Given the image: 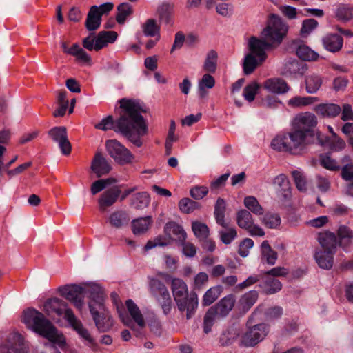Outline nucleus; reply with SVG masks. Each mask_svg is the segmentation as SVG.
Instances as JSON below:
<instances>
[{"label": "nucleus", "mask_w": 353, "mask_h": 353, "mask_svg": "<svg viewBox=\"0 0 353 353\" xmlns=\"http://www.w3.org/2000/svg\"><path fill=\"white\" fill-rule=\"evenodd\" d=\"M119 103L123 112L115 122L112 116H108L94 127L103 131L114 129L121 132L137 147H141L143 143L141 137L147 134L148 132L147 122L141 114L145 110L141 103L135 100L122 99Z\"/></svg>", "instance_id": "obj_1"}, {"label": "nucleus", "mask_w": 353, "mask_h": 353, "mask_svg": "<svg viewBox=\"0 0 353 353\" xmlns=\"http://www.w3.org/2000/svg\"><path fill=\"white\" fill-rule=\"evenodd\" d=\"M23 321L32 330L61 348L65 345V336L41 312L34 309H28L23 312Z\"/></svg>", "instance_id": "obj_2"}, {"label": "nucleus", "mask_w": 353, "mask_h": 353, "mask_svg": "<svg viewBox=\"0 0 353 353\" xmlns=\"http://www.w3.org/2000/svg\"><path fill=\"white\" fill-rule=\"evenodd\" d=\"M90 301V312L98 330L101 332L109 330L113 325L112 317L105 309L104 292L101 285L92 283L89 288Z\"/></svg>", "instance_id": "obj_3"}, {"label": "nucleus", "mask_w": 353, "mask_h": 353, "mask_svg": "<svg viewBox=\"0 0 353 353\" xmlns=\"http://www.w3.org/2000/svg\"><path fill=\"white\" fill-rule=\"evenodd\" d=\"M312 137L301 130L292 128L288 133L277 136L273 139L271 146L278 151L289 152L293 154H301L305 150Z\"/></svg>", "instance_id": "obj_4"}, {"label": "nucleus", "mask_w": 353, "mask_h": 353, "mask_svg": "<svg viewBox=\"0 0 353 353\" xmlns=\"http://www.w3.org/2000/svg\"><path fill=\"white\" fill-rule=\"evenodd\" d=\"M272 44L265 39L251 37L248 41V52L243 61V69L245 74H252L255 69L263 64L267 59L266 51Z\"/></svg>", "instance_id": "obj_5"}, {"label": "nucleus", "mask_w": 353, "mask_h": 353, "mask_svg": "<svg viewBox=\"0 0 353 353\" xmlns=\"http://www.w3.org/2000/svg\"><path fill=\"white\" fill-rule=\"evenodd\" d=\"M171 288L178 309L181 312L186 311V319H191L198 307L196 294L189 295L186 283L179 278L172 279Z\"/></svg>", "instance_id": "obj_6"}, {"label": "nucleus", "mask_w": 353, "mask_h": 353, "mask_svg": "<svg viewBox=\"0 0 353 353\" xmlns=\"http://www.w3.org/2000/svg\"><path fill=\"white\" fill-rule=\"evenodd\" d=\"M322 249L316 250L314 258L321 268L330 270L333 266V256L338 244L335 234L330 232L321 233L318 238Z\"/></svg>", "instance_id": "obj_7"}, {"label": "nucleus", "mask_w": 353, "mask_h": 353, "mask_svg": "<svg viewBox=\"0 0 353 353\" xmlns=\"http://www.w3.org/2000/svg\"><path fill=\"white\" fill-rule=\"evenodd\" d=\"M288 30V25L281 17L276 14H271L266 28L261 32V36L272 45L276 43L279 44Z\"/></svg>", "instance_id": "obj_8"}, {"label": "nucleus", "mask_w": 353, "mask_h": 353, "mask_svg": "<svg viewBox=\"0 0 353 353\" xmlns=\"http://www.w3.org/2000/svg\"><path fill=\"white\" fill-rule=\"evenodd\" d=\"M148 287L150 293L159 303L163 313L169 314L172 308V299L165 284L157 278L150 277Z\"/></svg>", "instance_id": "obj_9"}, {"label": "nucleus", "mask_w": 353, "mask_h": 353, "mask_svg": "<svg viewBox=\"0 0 353 353\" xmlns=\"http://www.w3.org/2000/svg\"><path fill=\"white\" fill-rule=\"evenodd\" d=\"M268 331V326L264 323L248 327L240 336V345L254 347L264 339Z\"/></svg>", "instance_id": "obj_10"}, {"label": "nucleus", "mask_w": 353, "mask_h": 353, "mask_svg": "<svg viewBox=\"0 0 353 353\" xmlns=\"http://www.w3.org/2000/svg\"><path fill=\"white\" fill-rule=\"evenodd\" d=\"M105 148L108 154L119 164L125 165L133 161V154L116 139L108 140Z\"/></svg>", "instance_id": "obj_11"}, {"label": "nucleus", "mask_w": 353, "mask_h": 353, "mask_svg": "<svg viewBox=\"0 0 353 353\" xmlns=\"http://www.w3.org/2000/svg\"><path fill=\"white\" fill-rule=\"evenodd\" d=\"M92 284L88 285L85 288H82L79 285H67L60 290L61 294L67 300L70 301L79 310H81L83 305V294L88 293L90 298V293L89 288Z\"/></svg>", "instance_id": "obj_12"}, {"label": "nucleus", "mask_w": 353, "mask_h": 353, "mask_svg": "<svg viewBox=\"0 0 353 353\" xmlns=\"http://www.w3.org/2000/svg\"><path fill=\"white\" fill-rule=\"evenodd\" d=\"M316 124L317 119L315 115L306 112L296 115L292 121V128L314 137L313 128Z\"/></svg>", "instance_id": "obj_13"}, {"label": "nucleus", "mask_w": 353, "mask_h": 353, "mask_svg": "<svg viewBox=\"0 0 353 353\" xmlns=\"http://www.w3.org/2000/svg\"><path fill=\"white\" fill-rule=\"evenodd\" d=\"M29 345L18 333L10 334L7 343L0 347V353H28Z\"/></svg>", "instance_id": "obj_14"}, {"label": "nucleus", "mask_w": 353, "mask_h": 353, "mask_svg": "<svg viewBox=\"0 0 353 353\" xmlns=\"http://www.w3.org/2000/svg\"><path fill=\"white\" fill-rule=\"evenodd\" d=\"M43 310L49 315L56 314L58 316H64L65 319L69 322V318L67 314L73 312L72 310L68 307L65 302L57 298H53L48 300L43 305Z\"/></svg>", "instance_id": "obj_15"}, {"label": "nucleus", "mask_w": 353, "mask_h": 353, "mask_svg": "<svg viewBox=\"0 0 353 353\" xmlns=\"http://www.w3.org/2000/svg\"><path fill=\"white\" fill-rule=\"evenodd\" d=\"M67 316L69 318V324L77 332L79 336L83 341L85 345L91 348H94L97 345V343L89 331L83 327L81 322L77 319L73 312H69Z\"/></svg>", "instance_id": "obj_16"}, {"label": "nucleus", "mask_w": 353, "mask_h": 353, "mask_svg": "<svg viewBox=\"0 0 353 353\" xmlns=\"http://www.w3.org/2000/svg\"><path fill=\"white\" fill-rule=\"evenodd\" d=\"M48 134L54 141L58 143L62 154L68 155L70 153L71 145L65 127H54L48 132Z\"/></svg>", "instance_id": "obj_17"}, {"label": "nucleus", "mask_w": 353, "mask_h": 353, "mask_svg": "<svg viewBox=\"0 0 353 353\" xmlns=\"http://www.w3.org/2000/svg\"><path fill=\"white\" fill-rule=\"evenodd\" d=\"M120 194L121 190L117 187L111 188L103 192L98 201L99 210L105 212L109 207L116 203Z\"/></svg>", "instance_id": "obj_18"}, {"label": "nucleus", "mask_w": 353, "mask_h": 353, "mask_svg": "<svg viewBox=\"0 0 353 353\" xmlns=\"http://www.w3.org/2000/svg\"><path fill=\"white\" fill-rule=\"evenodd\" d=\"M321 41L323 48L332 53L339 52L343 45L342 37L335 33L327 34L322 38Z\"/></svg>", "instance_id": "obj_19"}, {"label": "nucleus", "mask_w": 353, "mask_h": 353, "mask_svg": "<svg viewBox=\"0 0 353 353\" xmlns=\"http://www.w3.org/2000/svg\"><path fill=\"white\" fill-rule=\"evenodd\" d=\"M111 165L108 160L101 155V153H97L91 164V170L96 174L97 177H101L110 172Z\"/></svg>", "instance_id": "obj_20"}, {"label": "nucleus", "mask_w": 353, "mask_h": 353, "mask_svg": "<svg viewBox=\"0 0 353 353\" xmlns=\"http://www.w3.org/2000/svg\"><path fill=\"white\" fill-rule=\"evenodd\" d=\"M264 89L274 94H283L289 90L287 83L280 78H270L265 80L263 85Z\"/></svg>", "instance_id": "obj_21"}, {"label": "nucleus", "mask_w": 353, "mask_h": 353, "mask_svg": "<svg viewBox=\"0 0 353 353\" xmlns=\"http://www.w3.org/2000/svg\"><path fill=\"white\" fill-rule=\"evenodd\" d=\"M273 185L281 199H288L290 196V183L285 174H281L276 176L273 181Z\"/></svg>", "instance_id": "obj_22"}, {"label": "nucleus", "mask_w": 353, "mask_h": 353, "mask_svg": "<svg viewBox=\"0 0 353 353\" xmlns=\"http://www.w3.org/2000/svg\"><path fill=\"white\" fill-rule=\"evenodd\" d=\"M130 220L128 213L123 210H115L108 218L110 225L116 229H121L128 225Z\"/></svg>", "instance_id": "obj_23"}, {"label": "nucleus", "mask_w": 353, "mask_h": 353, "mask_svg": "<svg viewBox=\"0 0 353 353\" xmlns=\"http://www.w3.org/2000/svg\"><path fill=\"white\" fill-rule=\"evenodd\" d=\"M164 233L168 236L170 241L172 240V235H174L176 240L180 243L184 242L187 236L183 228L174 222L166 223L164 227Z\"/></svg>", "instance_id": "obj_24"}, {"label": "nucleus", "mask_w": 353, "mask_h": 353, "mask_svg": "<svg viewBox=\"0 0 353 353\" xmlns=\"http://www.w3.org/2000/svg\"><path fill=\"white\" fill-rule=\"evenodd\" d=\"M316 113L323 117H336L341 112V108L335 103H321L314 109Z\"/></svg>", "instance_id": "obj_25"}, {"label": "nucleus", "mask_w": 353, "mask_h": 353, "mask_svg": "<svg viewBox=\"0 0 353 353\" xmlns=\"http://www.w3.org/2000/svg\"><path fill=\"white\" fill-rule=\"evenodd\" d=\"M338 21L347 23L353 19V5L349 3L339 4L334 11Z\"/></svg>", "instance_id": "obj_26"}, {"label": "nucleus", "mask_w": 353, "mask_h": 353, "mask_svg": "<svg viewBox=\"0 0 353 353\" xmlns=\"http://www.w3.org/2000/svg\"><path fill=\"white\" fill-rule=\"evenodd\" d=\"M234 303V296L230 294L221 299L219 302L212 307L216 309L219 316H225L233 308Z\"/></svg>", "instance_id": "obj_27"}, {"label": "nucleus", "mask_w": 353, "mask_h": 353, "mask_svg": "<svg viewBox=\"0 0 353 353\" xmlns=\"http://www.w3.org/2000/svg\"><path fill=\"white\" fill-rule=\"evenodd\" d=\"M152 219L150 216L141 217L132 221V230L134 234L140 235L145 233L150 228Z\"/></svg>", "instance_id": "obj_28"}, {"label": "nucleus", "mask_w": 353, "mask_h": 353, "mask_svg": "<svg viewBox=\"0 0 353 353\" xmlns=\"http://www.w3.org/2000/svg\"><path fill=\"white\" fill-rule=\"evenodd\" d=\"M174 13V4L169 2L162 3L157 9L159 20L165 24H170L172 21Z\"/></svg>", "instance_id": "obj_29"}, {"label": "nucleus", "mask_w": 353, "mask_h": 353, "mask_svg": "<svg viewBox=\"0 0 353 353\" xmlns=\"http://www.w3.org/2000/svg\"><path fill=\"white\" fill-rule=\"evenodd\" d=\"M125 305L128 312L134 322H136L139 327H144L145 322L139 307L131 299L127 300Z\"/></svg>", "instance_id": "obj_30"}, {"label": "nucleus", "mask_w": 353, "mask_h": 353, "mask_svg": "<svg viewBox=\"0 0 353 353\" xmlns=\"http://www.w3.org/2000/svg\"><path fill=\"white\" fill-rule=\"evenodd\" d=\"M97 6H92L88 12L85 26L89 31L95 30L99 28L101 17L97 13Z\"/></svg>", "instance_id": "obj_31"}, {"label": "nucleus", "mask_w": 353, "mask_h": 353, "mask_svg": "<svg viewBox=\"0 0 353 353\" xmlns=\"http://www.w3.org/2000/svg\"><path fill=\"white\" fill-rule=\"evenodd\" d=\"M261 259L268 264L274 265L277 260V253L273 250L268 241H263L261 245Z\"/></svg>", "instance_id": "obj_32"}, {"label": "nucleus", "mask_w": 353, "mask_h": 353, "mask_svg": "<svg viewBox=\"0 0 353 353\" xmlns=\"http://www.w3.org/2000/svg\"><path fill=\"white\" fill-rule=\"evenodd\" d=\"M142 30L145 36L157 37V40L160 39V27L157 24L154 19H148L142 25Z\"/></svg>", "instance_id": "obj_33"}, {"label": "nucleus", "mask_w": 353, "mask_h": 353, "mask_svg": "<svg viewBox=\"0 0 353 353\" xmlns=\"http://www.w3.org/2000/svg\"><path fill=\"white\" fill-rule=\"evenodd\" d=\"M322 78L321 76L312 74L305 78L306 90L310 94L316 93L322 85Z\"/></svg>", "instance_id": "obj_34"}, {"label": "nucleus", "mask_w": 353, "mask_h": 353, "mask_svg": "<svg viewBox=\"0 0 353 353\" xmlns=\"http://www.w3.org/2000/svg\"><path fill=\"white\" fill-rule=\"evenodd\" d=\"M221 292L222 287L220 285L210 288L203 296L202 305L204 306L210 305L219 298Z\"/></svg>", "instance_id": "obj_35"}, {"label": "nucleus", "mask_w": 353, "mask_h": 353, "mask_svg": "<svg viewBox=\"0 0 353 353\" xmlns=\"http://www.w3.org/2000/svg\"><path fill=\"white\" fill-rule=\"evenodd\" d=\"M316 100V97L296 96L290 99L287 103L290 108H299L312 104Z\"/></svg>", "instance_id": "obj_36"}, {"label": "nucleus", "mask_w": 353, "mask_h": 353, "mask_svg": "<svg viewBox=\"0 0 353 353\" xmlns=\"http://www.w3.org/2000/svg\"><path fill=\"white\" fill-rule=\"evenodd\" d=\"M150 201V196L146 192H139L133 196L130 205L136 209H143L149 205Z\"/></svg>", "instance_id": "obj_37"}, {"label": "nucleus", "mask_w": 353, "mask_h": 353, "mask_svg": "<svg viewBox=\"0 0 353 353\" xmlns=\"http://www.w3.org/2000/svg\"><path fill=\"white\" fill-rule=\"evenodd\" d=\"M243 203L250 212H251L255 215H262L263 214V208L256 197L253 196H245Z\"/></svg>", "instance_id": "obj_38"}, {"label": "nucleus", "mask_w": 353, "mask_h": 353, "mask_svg": "<svg viewBox=\"0 0 353 353\" xmlns=\"http://www.w3.org/2000/svg\"><path fill=\"white\" fill-rule=\"evenodd\" d=\"M225 202L221 199L219 198L216 201L214 207V216L216 223L223 228H226V223L225 222Z\"/></svg>", "instance_id": "obj_39"}, {"label": "nucleus", "mask_w": 353, "mask_h": 353, "mask_svg": "<svg viewBox=\"0 0 353 353\" xmlns=\"http://www.w3.org/2000/svg\"><path fill=\"white\" fill-rule=\"evenodd\" d=\"M215 80L209 74H205L199 82V94L201 98L205 97L207 92L205 89H211L214 86Z\"/></svg>", "instance_id": "obj_40"}, {"label": "nucleus", "mask_w": 353, "mask_h": 353, "mask_svg": "<svg viewBox=\"0 0 353 353\" xmlns=\"http://www.w3.org/2000/svg\"><path fill=\"white\" fill-rule=\"evenodd\" d=\"M337 234L343 247H346L353 241V232L346 225H341Z\"/></svg>", "instance_id": "obj_41"}, {"label": "nucleus", "mask_w": 353, "mask_h": 353, "mask_svg": "<svg viewBox=\"0 0 353 353\" xmlns=\"http://www.w3.org/2000/svg\"><path fill=\"white\" fill-rule=\"evenodd\" d=\"M238 225L245 230L254 223L251 213L247 210H241L237 213Z\"/></svg>", "instance_id": "obj_42"}, {"label": "nucleus", "mask_w": 353, "mask_h": 353, "mask_svg": "<svg viewBox=\"0 0 353 353\" xmlns=\"http://www.w3.org/2000/svg\"><path fill=\"white\" fill-rule=\"evenodd\" d=\"M170 240L166 234L159 235L154 239L149 240L144 246V250L148 251L157 247H164L170 243Z\"/></svg>", "instance_id": "obj_43"}, {"label": "nucleus", "mask_w": 353, "mask_h": 353, "mask_svg": "<svg viewBox=\"0 0 353 353\" xmlns=\"http://www.w3.org/2000/svg\"><path fill=\"white\" fill-rule=\"evenodd\" d=\"M261 223L268 228H277L281 224V218L278 214L268 212L261 219Z\"/></svg>", "instance_id": "obj_44"}, {"label": "nucleus", "mask_w": 353, "mask_h": 353, "mask_svg": "<svg viewBox=\"0 0 353 353\" xmlns=\"http://www.w3.org/2000/svg\"><path fill=\"white\" fill-rule=\"evenodd\" d=\"M296 54L299 58L306 61H316L319 54L305 45L299 46L296 50Z\"/></svg>", "instance_id": "obj_45"}, {"label": "nucleus", "mask_w": 353, "mask_h": 353, "mask_svg": "<svg viewBox=\"0 0 353 353\" xmlns=\"http://www.w3.org/2000/svg\"><path fill=\"white\" fill-rule=\"evenodd\" d=\"M192 229L194 235L200 240L205 239L209 235V228L205 224L199 221L192 223Z\"/></svg>", "instance_id": "obj_46"}, {"label": "nucleus", "mask_w": 353, "mask_h": 353, "mask_svg": "<svg viewBox=\"0 0 353 353\" xmlns=\"http://www.w3.org/2000/svg\"><path fill=\"white\" fill-rule=\"evenodd\" d=\"M218 54L216 51L210 50L206 56L203 68L208 72H214L216 70Z\"/></svg>", "instance_id": "obj_47"}, {"label": "nucleus", "mask_w": 353, "mask_h": 353, "mask_svg": "<svg viewBox=\"0 0 353 353\" xmlns=\"http://www.w3.org/2000/svg\"><path fill=\"white\" fill-rule=\"evenodd\" d=\"M118 13L116 17L117 21L119 24H123L132 12V6L128 3H123L117 7Z\"/></svg>", "instance_id": "obj_48"}, {"label": "nucleus", "mask_w": 353, "mask_h": 353, "mask_svg": "<svg viewBox=\"0 0 353 353\" xmlns=\"http://www.w3.org/2000/svg\"><path fill=\"white\" fill-rule=\"evenodd\" d=\"M296 188L301 192H306L307 190V180L303 172L299 170H294L292 172Z\"/></svg>", "instance_id": "obj_49"}, {"label": "nucleus", "mask_w": 353, "mask_h": 353, "mask_svg": "<svg viewBox=\"0 0 353 353\" xmlns=\"http://www.w3.org/2000/svg\"><path fill=\"white\" fill-rule=\"evenodd\" d=\"M258 293L256 291H250L245 294L240 299V303L243 309L249 310L256 301Z\"/></svg>", "instance_id": "obj_50"}, {"label": "nucleus", "mask_w": 353, "mask_h": 353, "mask_svg": "<svg viewBox=\"0 0 353 353\" xmlns=\"http://www.w3.org/2000/svg\"><path fill=\"white\" fill-rule=\"evenodd\" d=\"M179 207L181 212L190 214L200 207L199 203L191 200L189 198L182 199L179 203Z\"/></svg>", "instance_id": "obj_51"}, {"label": "nucleus", "mask_w": 353, "mask_h": 353, "mask_svg": "<svg viewBox=\"0 0 353 353\" xmlns=\"http://www.w3.org/2000/svg\"><path fill=\"white\" fill-rule=\"evenodd\" d=\"M219 315L215 308L211 307L206 312L204 316L203 330L205 333H208L211 331V327L214 324L216 316Z\"/></svg>", "instance_id": "obj_52"}, {"label": "nucleus", "mask_w": 353, "mask_h": 353, "mask_svg": "<svg viewBox=\"0 0 353 353\" xmlns=\"http://www.w3.org/2000/svg\"><path fill=\"white\" fill-rule=\"evenodd\" d=\"M318 22L314 19H308L303 21L300 34L303 37H307L318 26Z\"/></svg>", "instance_id": "obj_53"}, {"label": "nucleus", "mask_w": 353, "mask_h": 353, "mask_svg": "<svg viewBox=\"0 0 353 353\" xmlns=\"http://www.w3.org/2000/svg\"><path fill=\"white\" fill-rule=\"evenodd\" d=\"M281 282L274 278H267L265 281V291L267 294H274L281 290Z\"/></svg>", "instance_id": "obj_54"}, {"label": "nucleus", "mask_w": 353, "mask_h": 353, "mask_svg": "<svg viewBox=\"0 0 353 353\" xmlns=\"http://www.w3.org/2000/svg\"><path fill=\"white\" fill-rule=\"evenodd\" d=\"M259 88L260 85L256 82H252L251 83L246 85L243 90V96L244 97L245 99L249 102L252 101L254 99Z\"/></svg>", "instance_id": "obj_55"}, {"label": "nucleus", "mask_w": 353, "mask_h": 353, "mask_svg": "<svg viewBox=\"0 0 353 353\" xmlns=\"http://www.w3.org/2000/svg\"><path fill=\"white\" fill-rule=\"evenodd\" d=\"M147 321L150 331L155 335L160 336L161 334V323L158 317L152 313L148 317Z\"/></svg>", "instance_id": "obj_56"}, {"label": "nucleus", "mask_w": 353, "mask_h": 353, "mask_svg": "<svg viewBox=\"0 0 353 353\" xmlns=\"http://www.w3.org/2000/svg\"><path fill=\"white\" fill-rule=\"evenodd\" d=\"M237 336L238 333L234 329H228L221 334L220 337V343L223 346L229 345L236 340Z\"/></svg>", "instance_id": "obj_57"}, {"label": "nucleus", "mask_w": 353, "mask_h": 353, "mask_svg": "<svg viewBox=\"0 0 353 353\" xmlns=\"http://www.w3.org/2000/svg\"><path fill=\"white\" fill-rule=\"evenodd\" d=\"M225 230L219 231L221 241L225 244H230L237 236L236 230L233 228L227 227Z\"/></svg>", "instance_id": "obj_58"}, {"label": "nucleus", "mask_w": 353, "mask_h": 353, "mask_svg": "<svg viewBox=\"0 0 353 353\" xmlns=\"http://www.w3.org/2000/svg\"><path fill=\"white\" fill-rule=\"evenodd\" d=\"M321 165L327 170L335 171L339 170L340 168L338 163L327 155L321 157Z\"/></svg>", "instance_id": "obj_59"}, {"label": "nucleus", "mask_w": 353, "mask_h": 353, "mask_svg": "<svg viewBox=\"0 0 353 353\" xmlns=\"http://www.w3.org/2000/svg\"><path fill=\"white\" fill-rule=\"evenodd\" d=\"M349 83V80L346 77H338L334 79L332 83L333 89L336 92H343L345 90L347 85Z\"/></svg>", "instance_id": "obj_60"}, {"label": "nucleus", "mask_w": 353, "mask_h": 353, "mask_svg": "<svg viewBox=\"0 0 353 353\" xmlns=\"http://www.w3.org/2000/svg\"><path fill=\"white\" fill-rule=\"evenodd\" d=\"M254 246V241L251 239L246 238L243 239L239 245V253L243 256L245 257L249 254V250Z\"/></svg>", "instance_id": "obj_61"}, {"label": "nucleus", "mask_w": 353, "mask_h": 353, "mask_svg": "<svg viewBox=\"0 0 353 353\" xmlns=\"http://www.w3.org/2000/svg\"><path fill=\"white\" fill-rule=\"evenodd\" d=\"M208 281V275L205 272L198 273L194 279V288L195 290L202 289Z\"/></svg>", "instance_id": "obj_62"}, {"label": "nucleus", "mask_w": 353, "mask_h": 353, "mask_svg": "<svg viewBox=\"0 0 353 353\" xmlns=\"http://www.w3.org/2000/svg\"><path fill=\"white\" fill-rule=\"evenodd\" d=\"M112 181H113L112 179H100L94 181L91 185V192L92 194H96L103 190Z\"/></svg>", "instance_id": "obj_63"}, {"label": "nucleus", "mask_w": 353, "mask_h": 353, "mask_svg": "<svg viewBox=\"0 0 353 353\" xmlns=\"http://www.w3.org/2000/svg\"><path fill=\"white\" fill-rule=\"evenodd\" d=\"M208 192V188L206 186H194L190 190V195L194 199H203Z\"/></svg>", "instance_id": "obj_64"}]
</instances>
